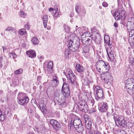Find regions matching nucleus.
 Here are the masks:
<instances>
[{"label": "nucleus", "instance_id": "bf43d9fd", "mask_svg": "<svg viewBox=\"0 0 134 134\" xmlns=\"http://www.w3.org/2000/svg\"><path fill=\"white\" fill-rule=\"evenodd\" d=\"M120 23L121 24H122L123 25H125V23L124 22H123V21H121L120 22Z\"/></svg>", "mask_w": 134, "mask_h": 134}, {"label": "nucleus", "instance_id": "680f3d73", "mask_svg": "<svg viewBox=\"0 0 134 134\" xmlns=\"http://www.w3.org/2000/svg\"><path fill=\"white\" fill-rule=\"evenodd\" d=\"M102 6H99V8L100 9H101L102 8Z\"/></svg>", "mask_w": 134, "mask_h": 134}, {"label": "nucleus", "instance_id": "0e129e2a", "mask_svg": "<svg viewBox=\"0 0 134 134\" xmlns=\"http://www.w3.org/2000/svg\"><path fill=\"white\" fill-rule=\"evenodd\" d=\"M1 35L2 36H3V33H1Z\"/></svg>", "mask_w": 134, "mask_h": 134}, {"label": "nucleus", "instance_id": "2eb2a0df", "mask_svg": "<svg viewBox=\"0 0 134 134\" xmlns=\"http://www.w3.org/2000/svg\"><path fill=\"white\" fill-rule=\"evenodd\" d=\"M131 21L128 22L127 23V27L128 31L130 30L131 28L134 29V18H132Z\"/></svg>", "mask_w": 134, "mask_h": 134}, {"label": "nucleus", "instance_id": "de8ad7c7", "mask_svg": "<svg viewBox=\"0 0 134 134\" xmlns=\"http://www.w3.org/2000/svg\"><path fill=\"white\" fill-rule=\"evenodd\" d=\"M10 32L11 31L13 33H15L16 32V30L14 28L12 27L11 31H10Z\"/></svg>", "mask_w": 134, "mask_h": 134}, {"label": "nucleus", "instance_id": "c03bdc74", "mask_svg": "<svg viewBox=\"0 0 134 134\" xmlns=\"http://www.w3.org/2000/svg\"><path fill=\"white\" fill-rule=\"evenodd\" d=\"M79 5H76L75 7V10L78 14L79 13L78 11L79 9Z\"/></svg>", "mask_w": 134, "mask_h": 134}, {"label": "nucleus", "instance_id": "69168bd1", "mask_svg": "<svg viewBox=\"0 0 134 134\" xmlns=\"http://www.w3.org/2000/svg\"><path fill=\"white\" fill-rule=\"evenodd\" d=\"M42 56H41V57H40V58H41H41H42Z\"/></svg>", "mask_w": 134, "mask_h": 134}, {"label": "nucleus", "instance_id": "4d7b16f0", "mask_svg": "<svg viewBox=\"0 0 134 134\" xmlns=\"http://www.w3.org/2000/svg\"><path fill=\"white\" fill-rule=\"evenodd\" d=\"M132 18H132V17H131V18H129V21L128 22H130V21H131L132 20Z\"/></svg>", "mask_w": 134, "mask_h": 134}, {"label": "nucleus", "instance_id": "f8f14e48", "mask_svg": "<svg viewBox=\"0 0 134 134\" xmlns=\"http://www.w3.org/2000/svg\"><path fill=\"white\" fill-rule=\"evenodd\" d=\"M82 124L81 120L79 118L78 119H74L73 121H71L69 125L71 127L73 126L75 127Z\"/></svg>", "mask_w": 134, "mask_h": 134}, {"label": "nucleus", "instance_id": "a878e982", "mask_svg": "<svg viewBox=\"0 0 134 134\" xmlns=\"http://www.w3.org/2000/svg\"><path fill=\"white\" fill-rule=\"evenodd\" d=\"M104 43L108 45L111 44L110 42V37L108 35H105L104 36Z\"/></svg>", "mask_w": 134, "mask_h": 134}, {"label": "nucleus", "instance_id": "f3484780", "mask_svg": "<svg viewBox=\"0 0 134 134\" xmlns=\"http://www.w3.org/2000/svg\"><path fill=\"white\" fill-rule=\"evenodd\" d=\"M76 69L79 72H82V74L84 72V68L79 64H76L75 67Z\"/></svg>", "mask_w": 134, "mask_h": 134}, {"label": "nucleus", "instance_id": "423d86ee", "mask_svg": "<svg viewBox=\"0 0 134 134\" xmlns=\"http://www.w3.org/2000/svg\"><path fill=\"white\" fill-rule=\"evenodd\" d=\"M67 77L69 82L71 84L74 86L77 85V82L76 81V76L72 71L70 70L69 71Z\"/></svg>", "mask_w": 134, "mask_h": 134}, {"label": "nucleus", "instance_id": "f03ea898", "mask_svg": "<svg viewBox=\"0 0 134 134\" xmlns=\"http://www.w3.org/2000/svg\"><path fill=\"white\" fill-rule=\"evenodd\" d=\"M68 43L67 46L72 51L75 52L79 49L80 43L78 41H76L75 39L71 40L68 41Z\"/></svg>", "mask_w": 134, "mask_h": 134}, {"label": "nucleus", "instance_id": "f704fd0d", "mask_svg": "<svg viewBox=\"0 0 134 134\" xmlns=\"http://www.w3.org/2000/svg\"><path fill=\"white\" fill-rule=\"evenodd\" d=\"M61 92H67V95H70V92L69 90V88H67L62 90Z\"/></svg>", "mask_w": 134, "mask_h": 134}, {"label": "nucleus", "instance_id": "b1692460", "mask_svg": "<svg viewBox=\"0 0 134 134\" xmlns=\"http://www.w3.org/2000/svg\"><path fill=\"white\" fill-rule=\"evenodd\" d=\"M43 25L44 27L46 28L47 26V24L48 21V16L47 15H44L43 17Z\"/></svg>", "mask_w": 134, "mask_h": 134}, {"label": "nucleus", "instance_id": "6e6d98bb", "mask_svg": "<svg viewBox=\"0 0 134 134\" xmlns=\"http://www.w3.org/2000/svg\"><path fill=\"white\" fill-rule=\"evenodd\" d=\"M95 134H101V133L99 131H97L96 132Z\"/></svg>", "mask_w": 134, "mask_h": 134}, {"label": "nucleus", "instance_id": "c9c22d12", "mask_svg": "<svg viewBox=\"0 0 134 134\" xmlns=\"http://www.w3.org/2000/svg\"><path fill=\"white\" fill-rule=\"evenodd\" d=\"M89 37L90 38H91V39L87 37H86L85 39L83 37L82 38V37H81V38L82 41H85V42H86V41L88 42L90 41H91V40L92 39V38L90 36Z\"/></svg>", "mask_w": 134, "mask_h": 134}, {"label": "nucleus", "instance_id": "603ef678", "mask_svg": "<svg viewBox=\"0 0 134 134\" xmlns=\"http://www.w3.org/2000/svg\"><path fill=\"white\" fill-rule=\"evenodd\" d=\"M54 10H55V9L54 8H50L49 9V10L50 11H53Z\"/></svg>", "mask_w": 134, "mask_h": 134}, {"label": "nucleus", "instance_id": "864d4df0", "mask_svg": "<svg viewBox=\"0 0 134 134\" xmlns=\"http://www.w3.org/2000/svg\"><path fill=\"white\" fill-rule=\"evenodd\" d=\"M2 48L3 51L4 52V50H5L7 48V47L6 46H3L2 47Z\"/></svg>", "mask_w": 134, "mask_h": 134}, {"label": "nucleus", "instance_id": "c85d7f7f", "mask_svg": "<svg viewBox=\"0 0 134 134\" xmlns=\"http://www.w3.org/2000/svg\"><path fill=\"white\" fill-rule=\"evenodd\" d=\"M83 53H86L88 52L90 50V48L88 45H86L83 47Z\"/></svg>", "mask_w": 134, "mask_h": 134}, {"label": "nucleus", "instance_id": "e433bc0d", "mask_svg": "<svg viewBox=\"0 0 134 134\" xmlns=\"http://www.w3.org/2000/svg\"><path fill=\"white\" fill-rule=\"evenodd\" d=\"M109 79H106L104 77L103 78V80L105 83L109 85L113 81H109Z\"/></svg>", "mask_w": 134, "mask_h": 134}, {"label": "nucleus", "instance_id": "774afa93", "mask_svg": "<svg viewBox=\"0 0 134 134\" xmlns=\"http://www.w3.org/2000/svg\"><path fill=\"white\" fill-rule=\"evenodd\" d=\"M78 27L77 26H76V27Z\"/></svg>", "mask_w": 134, "mask_h": 134}, {"label": "nucleus", "instance_id": "3c124183", "mask_svg": "<svg viewBox=\"0 0 134 134\" xmlns=\"http://www.w3.org/2000/svg\"><path fill=\"white\" fill-rule=\"evenodd\" d=\"M11 54H12V56L13 58H15L16 57V55L15 53H12Z\"/></svg>", "mask_w": 134, "mask_h": 134}, {"label": "nucleus", "instance_id": "1a4fd4ad", "mask_svg": "<svg viewBox=\"0 0 134 134\" xmlns=\"http://www.w3.org/2000/svg\"><path fill=\"white\" fill-rule=\"evenodd\" d=\"M49 122L54 130L58 131L60 128L61 125L59 122L57 120L51 119L50 121Z\"/></svg>", "mask_w": 134, "mask_h": 134}, {"label": "nucleus", "instance_id": "6e6552de", "mask_svg": "<svg viewBox=\"0 0 134 134\" xmlns=\"http://www.w3.org/2000/svg\"><path fill=\"white\" fill-rule=\"evenodd\" d=\"M124 14L125 12L123 10H117L114 12V16L116 20H118L122 19V18L124 17Z\"/></svg>", "mask_w": 134, "mask_h": 134}, {"label": "nucleus", "instance_id": "412c9836", "mask_svg": "<svg viewBox=\"0 0 134 134\" xmlns=\"http://www.w3.org/2000/svg\"><path fill=\"white\" fill-rule=\"evenodd\" d=\"M80 105L79 106L80 107V108L81 109V111L83 112H86L87 111L88 108H87V105L86 104H80Z\"/></svg>", "mask_w": 134, "mask_h": 134}, {"label": "nucleus", "instance_id": "0eeeda50", "mask_svg": "<svg viewBox=\"0 0 134 134\" xmlns=\"http://www.w3.org/2000/svg\"><path fill=\"white\" fill-rule=\"evenodd\" d=\"M108 45V47H107L105 46L106 51L110 60L112 61L114 59V47L111 44Z\"/></svg>", "mask_w": 134, "mask_h": 134}, {"label": "nucleus", "instance_id": "ddd939ff", "mask_svg": "<svg viewBox=\"0 0 134 134\" xmlns=\"http://www.w3.org/2000/svg\"><path fill=\"white\" fill-rule=\"evenodd\" d=\"M93 39L95 41L96 43L98 44H99L101 42V37L100 34L99 33H97L94 35V37L93 38Z\"/></svg>", "mask_w": 134, "mask_h": 134}, {"label": "nucleus", "instance_id": "5fc2aeb1", "mask_svg": "<svg viewBox=\"0 0 134 134\" xmlns=\"http://www.w3.org/2000/svg\"><path fill=\"white\" fill-rule=\"evenodd\" d=\"M114 25L116 27H117L118 26V24L116 23H114Z\"/></svg>", "mask_w": 134, "mask_h": 134}, {"label": "nucleus", "instance_id": "09e8293b", "mask_svg": "<svg viewBox=\"0 0 134 134\" xmlns=\"http://www.w3.org/2000/svg\"><path fill=\"white\" fill-rule=\"evenodd\" d=\"M25 28L27 30H29L30 29L29 25L28 24H26L25 25Z\"/></svg>", "mask_w": 134, "mask_h": 134}, {"label": "nucleus", "instance_id": "9d476101", "mask_svg": "<svg viewBox=\"0 0 134 134\" xmlns=\"http://www.w3.org/2000/svg\"><path fill=\"white\" fill-rule=\"evenodd\" d=\"M98 108L100 111L102 112H106L108 109L107 104L104 102L99 103L98 104Z\"/></svg>", "mask_w": 134, "mask_h": 134}, {"label": "nucleus", "instance_id": "7ed1b4c3", "mask_svg": "<svg viewBox=\"0 0 134 134\" xmlns=\"http://www.w3.org/2000/svg\"><path fill=\"white\" fill-rule=\"evenodd\" d=\"M126 88L129 90L127 91L130 94H132L134 93V80L133 79H128L126 84Z\"/></svg>", "mask_w": 134, "mask_h": 134}, {"label": "nucleus", "instance_id": "8fccbe9b", "mask_svg": "<svg viewBox=\"0 0 134 134\" xmlns=\"http://www.w3.org/2000/svg\"><path fill=\"white\" fill-rule=\"evenodd\" d=\"M12 27H7L5 29V30L7 31H11V30L12 28Z\"/></svg>", "mask_w": 134, "mask_h": 134}, {"label": "nucleus", "instance_id": "39448f33", "mask_svg": "<svg viewBox=\"0 0 134 134\" xmlns=\"http://www.w3.org/2000/svg\"><path fill=\"white\" fill-rule=\"evenodd\" d=\"M96 66L97 68L99 69L100 70H109V65L108 63L102 60L98 61L97 62Z\"/></svg>", "mask_w": 134, "mask_h": 134}, {"label": "nucleus", "instance_id": "6ab92c4d", "mask_svg": "<svg viewBox=\"0 0 134 134\" xmlns=\"http://www.w3.org/2000/svg\"><path fill=\"white\" fill-rule=\"evenodd\" d=\"M26 97H28L26 96V94L25 93L19 92L17 96V100L22 99L26 98Z\"/></svg>", "mask_w": 134, "mask_h": 134}, {"label": "nucleus", "instance_id": "e2e57ef3", "mask_svg": "<svg viewBox=\"0 0 134 134\" xmlns=\"http://www.w3.org/2000/svg\"><path fill=\"white\" fill-rule=\"evenodd\" d=\"M91 102H92V103H93V104L94 103V101H93V100H91Z\"/></svg>", "mask_w": 134, "mask_h": 134}, {"label": "nucleus", "instance_id": "7c9ffc66", "mask_svg": "<svg viewBox=\"0 0 134 134\" xmlns=\"http://www.w3.org/2000/svg\"><path fill=\"white\" fill-rule=\"evenodd\" d=\"M26 32L24 29H20L19 31V34L20 35H23L26 34Z\"/></svg>", "mask_w": 134, "mask_h": 134}, {"label": "nucleus", "instance_id": "9b49d317", "mask_svg": "<svg viewBox=\"0 0 134 134\" xmlns=\"http://www.w3.org/2000/svg\"><path fill=\"white\" fill-rule=\"evenodd\" d=\"M86 127L88 129H90L92 127V122L88 116L85 115L83 116Z\"/></svg>", "mask_w": 134, "mask_h": 134}, {"label": "nucleus", "instance_id": "052dcab7", "mask_svg": "<svg viewBox=\"0 0 134 134\" xmlns=\"http://www.w3.org/2000/svg\"><path fill=\"white\" fill-rule=\"evenodd\" d=\"M27 134H34V133L33 132H30Z\"/></svg>", "mask_w": 134, "mask_h": 134}, {"label": "nucleus", "instance_id": "79ce46f5", "mask_svg": "<svg viewBox=\"0 0 134 134\" xmlns=\"http://www.w3.org/2000/svg\"><path fill=\"white\" fill-rule=\"evenodd\" d=\"M64 29L66 32H68L70 30L69 27L66 25L64 26Z\"/></svg>", "mask_w": 134, "mask_h": 134}, {"label": "nucleus", "instance_id": "49530a36", "mask_svg": "<svg viewBox=\"0 0 134 134\" xmlns=\"http://www.w3.org/2000/svg\"><path fill=\"white\" fill-rule=\"evenodd\" d=\"M108 5V4L106 2H104L102 3V5L104 7H107Z\"/></svg>", "mask_w": 134, "mask_h": 134}, {"label": "nucleus", "instance_id": "dca6fc26", "mask_svg": "<svg viewBox=\"0 0 134 134\" xmlns=\"http://www.w3.org/2000/svg\"><path fill=\"white\" fill-rule=\"evenodd\" d=\"M29 100V98L26 97L25 99H22L17 100V101L19 104L22 105H24L28 103Z\"/></svg>", "mask_w": 134, "mask_h": 134}, {"label": "nucleus", "instance_id": "ea45409f", "mask_svg": "<svg viewBox=\"0 0 134 134\" xmlns=\"http://www.w3.org/2000/svg\"><path fill=\"white\" fill-rule=\"evenodd\" d=\"M4 57H2L0 58V67H2L3 64L4 63Z\"/></svg>", "mask_w": 134, "mask_h": 134}, {"label": "nucleus", "instance_id": "473e14b6", "mask_svg": "<svg viewBox=\"0 0 134 134\" xmlns=\"http://www.w3.org/2000/svg\"><path fill=\"white\" fill-rule=\"evenodd\" d=\"M57 102L56 103H58L59 105H61L65 103V101L64 99H59L58 100H57Z\"/></svg>", "mask_w": 134, "mask_h": 134}, {"label": "nucleus", "instance_id": "20e7f679", "mask_svg": "<svg viewBox=\"0 0 134 134\" xmlns=\"http://www.w3.org/2000/svg\"><path fill=\"white\" fill-rule=\"evenodd\" d=\"M93 87L94 92L96 93V99L102 98L103 96V92L101 88L98 85L96 86L95 85L93 86Z\"/></svg>", "mask_w": 134, "mask_h": 134}, {"label": "nucleus", "instance_id": "393cba45", "mask_svg": "<svg viewBox=\"0 0 134 134\" xmlns=\"http://www.w3.org/2000/svg\"><path fill=\"white\" fill-rule=\"evenodd\" d=\"M55 7V12H54V17L58 18L61 15V13L59 12H58L56 10H57L58 9L57 5L55 6L54 7Z\"/></svg>", "mask_w": 134, "mask_h": 134}, {"label": "nucleus", "instance_id": "58836bf2", "mask_svg": "<svg viewBox=\"0 0 134 134\" xmlns=\"http://www.w3.org/2000/svg\"><path fill=\"white\" fill-rule=\"evenodd\" d=\"M129 36L130 37H132L134 36V29L131 28L129 30Z\"/></svg>", "mask_w": 134, "mask_h": 134}, {"label": "nucleus", "instance_id": "c756f323", "mask_svg": "<svg viewBox=\"0 0 134 134\" xmlns=\"http://www.w3.org/2000/svg\"><path fill=\"white\" fill-rule=\"evenodd\" d=\"M82 82L84 85L87 86L88 85L90 82L89 80L86 78H85L82 81Z\"/></svg>", "mask_w": 134, "mask_h": 134}, {"label": "nucleus", "instance_id": "4be33fe9", "mask_svg": "<svg viewBox=\"0 0 134 134\" xmlns=\"http://www.w3.org/2000/svg\"><path fill=\"white\" fill-rule=\"evenodd\" d=\"M75 128L77 131L79 133L82 132L84 129V127H83L82 124L75 127Z\"/></svg>", "mask_w": 134, "mask_h": 134}, {"label": "nucleus", "instance_id": "aec40b11", "mask_svg": "<svg viewBox=\"0 0 134 134\" xmlns=\"http://www.w3.org/2000/svg\"><path fill=\"white\" fill-rule=\"evenodd\" d=\"M51 83H52V86L54 87H55L59 84V81L56 76L53 77V79L51 81Z\"/></svg>", "mask_w": 134, "mask_h": 134}, {"label": "nucleus", "instance_id": "13d9d810", "mask_svg": "<svg viewBox=\"0 0 134 134\" xmlns=\"http://www.w3.org/2000/svg\"><path fill=\"white\" fill-rule=\"evenodd\" d=\"M3 91L2 90H0V95L2 94L3 93Z\"/></svg>", "mask_w": 134, "mask_h": 134}, {"label": "nucleus", "instance_id": "2f4dec72", "mask_svg": "<svg viewBox=\"0 0 134 134\" xmlns=\"http://www.w3.org/2000/svg\"><path fill=\"white\" fill-rule=\"evenodd\" d=\"M70 53V52L69 50L68 49H66L65 50L64 53L65 57L68 59L69 58V55Z\"/></svg>", "mask_w": 134, "mask_h": 134}, {"label": "nucleus", "instance_id": "4468645a", "mask_svg": "<svg viewBox=\"0 0 134 134\" xmlns=\"http://www.w3.org/2000/svg\"><path fill=\"white\" fill-rule=\"evenodd\" d=\"M26 53L29 57L31 58H35L36 57L35 51L34 50L27 51Z\"/></svg>", "mask_w": 134, "mask_h": 134}, {"label": "nucleus", "instance_id": "37998d69", "mask_svg": "<svg viewBox=\"0 0 134 134\" xmlns=\"http://www.w3.org/2000/svg\"><path fill=\"white\" fill-rule=\"evenodd\" d=\"M62 92L63 94V96L64 97L66 98H67L70 95H68V94H67V93H66L67 92Z\"/></svg>", "mask_w": 134, "mask_h": 134}, {"label": "nucleus", "instance_id": "a19ab883", "mask_svg": "<svg viewBox=\"0 0 134 134\" xmlns=\"http://www.w3.org/2000/svg\"><path fill=\"white\" fill-rule=\"evenodd\" d=\"M67 88H69L68 85L66 83H64L62 86V90Z\"/></svg>", "mask_w": 134, "mask_h": 134}, {"label": "nucleus", "instance_id": "cd10ccee", "mask_svg": "<svg viewBox=\"0 0 134 134\" xmlns=\"http://www.w3.org/2000/svg\"><path fill=\"white\" fill-rule=\"evenodd\" d=\"M31 42L33 44L37 45L39 43V41L36 37H34L31 39Z\"/></svg>", "mask_w": 134, "mask_h": 134}, {"label": "nucleus", "instance_id": "a211bd4d", "mask_svg": "<svg viewBox=\"0 0 134 134\" xmlns=\"http://www.w3.org/2000/svg\"><path fill=\"white\" fill-rule=\"evenodd\" d=\"M108 71V70H107L105 72V73L104 74V77L106 79H109V81H113V78L111 76V74ZM104 72H105L104 71Z\"/></svg>", "mask_w": 134, "mask_h": 134}, {"label": "nucleus", "instance_id": "f257e3e1", "mask_svg": "<svg viewBox=\"0 0 134 134\" xmlns=\"http://www.w3.org/2000/svg\"><path fill=\"white\" fill-rule=\"evenodd\" d=\"M111 114L113 115V118L117 126L120 125V126H124L126 125V122L124 120V117L123 116L119 117L118 115L114 114L113 111H112Z\"/></svg>", "mask_w": 134, "mask_h": 134}, {"label": "nucleus", "instance_id": "5701e85b", "mask_svg": "<svg viewBox=\"0 0 134 134\" xmlns=\"http://www.w3.org/2000/svg\"><path fill=\"white\" fill-rule=\"evenodd\" d=\"M40 107L41 111L44 114L45 113V111H47L45 104L43 103H41L40 104Z\"/></svg>", "mask_w": 134, "mask_h": 134}, {"label": "nucleus", "instance_id": "72a5a7b5", "mask_svg": "<svg viewBox=\"0 0 134 134\" xmlns=\"http://www.w3.org/2000/svg\"><path fill=\"white\" fill-rule=\"evenodd\" d=\"M23 70L22 69H20L14 71V73L16 75H18L23 73Z\"/></svg>", "mask_w": 134, "mask_h": 134}, {"label": "nucleus", "instance_id": "4c0bfd02", "mask_svg": "<svg viewBox=\"0 0 134 134\" xmlns=\"http://www.w3.org/2000/svg\"><path fill=\"white\" fill-rule=\"evenodd\" d=\"M5 117L3 114L1 110L0 109V120L3 121H4Z\"/></svg>", "mask_w": 134, "mask_h": 134}, {"label": "nucleus", "instance_id": "bb28decb", "mask_svg": "<svg viewBox=\"0 0 134 134\" xmlns=\"http://www.w3.org/2000/svg\"><path fill=\"white\" fill-rule=\"evenodd\" d=\"M53 66V63L52 62H48L47 65V69L49 71H51L52 70Z\"/></svg>", "mask_w": 134, "mask_h": 134}, {"label": "nucleus", "instance_id": "a18cd8bd", "mask_svg": "<svg viewBox=\"0 0 134 134\" xmlns=\"http://www.w3.org/2000/svg\"><path fill=\"white\" fill-rule=\"evenodd\" d=\"M20 15L21 17H24L26 15V14L23 12L21 11L20 12Z\"/></svg>", "mask_w": 134, "mask_h": 134}, {"label": "nucleus", "instance_id": "338daca9", "mask_svg": "<svg viewBox=\"0 0 134 134\" xmlns=\"http://www.w3.org/2000/svg\"><path fill=\"white\" fill-rule=\"evenodd\" d=\"M133 40H134V41H133V42H134V37H133Z\"/></svg>", "mask_w": 134, "mask_h": 134}]
</instances>
